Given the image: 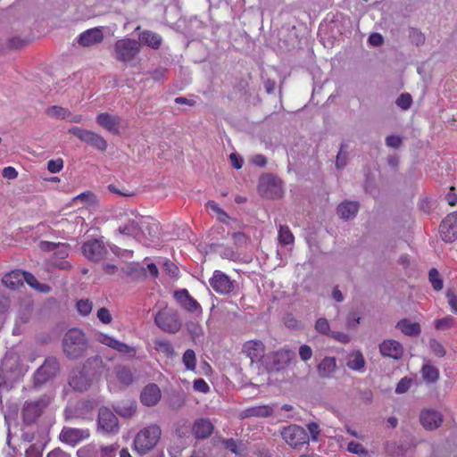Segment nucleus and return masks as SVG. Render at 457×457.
<instances>
[{"instance_id": "nucleus-11", "label": "nucleus", "mask_w": 457, "mask_h": 457, "mask_svg": "<svg viewBox=\"0 0 457 457\" xmlns=\"http://www.w3.org/2000/svg\"><path fill=\"white\" fill-rule=\"evenodd\" d=\"M99 362H101V360L98 358L88 360L81 370L73 371L70 378V386L78 391L87 390L92 382V378L87 370V366L91 364H98Z\"/></svg>"}, {"instance_id": "nucleus-15", "label": "nucleus", "mask_w": 457, "mask_h": 457, "mask_svg": "<svg viewBox=\"0 0 457 457\" xmlns=\"http://www.w3.org/2000/svg\"><path fill=\"white\" fill-rule=\"evenodd\" d=\"M83 254L91 262H100L107 253L104 243L98 239L88 240L82 245Z\"/></svg>"}, {"instance_id": "nucleus-33", "label": "nucleus", "mask_w": 457, "mask_h": 457, "mask_svg": "<svg viewBox=\"0 0 457 457\" xmlns=\"http://www.w3.org/2000/svg\"><path fill=\"white\" fill-rule=\"evenodd\" d=\"M337 369V361L334 357L324 358L318 365L320 376L324 378L330 377Z\"/></svg>"}, {"instance_id": "nucleus-23", "label": "nucleus", "mask_w": 457, "mask_h": 457, "mask_svg": "<svg viewBox=\"0 0 457 457\" xmlns=\"http://www.w3.org/2000/svg\"><path fill=\"white\" fill-rule=\"evenodd\" d=\"M161 390L155 384H149L141 392V403L145 406H154L161 399Z\"/></svg>"}, {"instance_id": "nucleus-25", "label": "nucleus", "mask_w": 457, "mask_h": 457, "mask_svg": "<svg viewBox=\"0 0 457 457\" xmlns=\"http://www.w3.org/2000/svg\"><path fill=\"white\" fill-rule=\"evenodd\" d=\"M103 39V32L99 29L95 28L81 33L79 37L78 42L80 46H90L102 42Z\"/></svg>"}, {"instance_id": "nucleus-5", "label": "nucleus", "mask_w": 457, "mask_h": 457, "mask_svg": "<svg viewBox=\"0 0 457 457\" xmlns=\"http://www.w3.org/2000/svg\"><path fill=\"white\" fill-rule=\"evenodd\" d=\"M97 430L104 435H116L120 425L116 415L107 407H102L98 411Z\"/></svg>"}, {"instance_id": "nucleus-51", "label": "nucleus", "mask_w": 457, "mask_h": 457, "mask_svg": "<svg viewBox=\"0 0 457 457\" xmlns=\"http://www.w3.org/2000/svg\"><path fill=\"white\" fill-rule=\"evenodd\" d=\"M347 450L350 453L359 455H365L367 453V451L364 449V447L361 444L354 441H352L348 444Z\"/></svg>"}, {"instance_id": "nucleus-43", "label": "nucleus", "mask_w": 457, "mask_h": 457, "mask_svg": "<svg viewBox=\"0 0 457 457\" xmlns=\"http://www.w3.org/2000/svg\"><path fill=\"white\" fill-rule=\"evenodd\" d=\"M429 281L436 291H440L443 288V280L440 278L439 272L436 269L429 271Z\"/></svg>"}, {"instance_id": "nucleus-32", "label": "nucleus", "mask_w": 457, "mask_h": 457, "mask_svg": "<svg viewBox=\"0 0 457 457\" xmlns=\"http://www.w3.org/2000/svg\"><path fill=\"white\" fill-rule=\"evenodd\" d=\"M359 210V204L354 201H346L342 203L337 207L338 215L345 220L353 218Z\"/></svg>"}, {"instance_id": "nucleus-13", "label": "nucleus", "mask_w": 457, "mask_h": 457, "mask_svg": "<svg viewBox=\"0 0 457 457\" xmlns=\"http://www.w3.org/2000/svg\"><path fill=\"white\" fill-rule=\"evenodd\" d=\"M48 403L49 398L46 396L36 401L26 402L22 409L24 422L30 424L36 421Z\"/></svg>"}, {"instance_id": "nucleus-31", "label": "nucleus", "mask_w": 457, "mask_h": 457, "mask_svg": "<svg viewBox=\"0 0 457 457\" xmlns=\"http://www.w3.org/2000/svg\"><path fill=\"white\" fill-rule=\"evenodd\" d=\"M396 328L405 336L416 337L421 332L420 326L418 322H411L408 319H403L396 324Z\"/></svg>"}, {"instance_id": "nucleus-46", "label": "nucleus", "mask_w": 457, "mask_h": 457, "mask_svg": "<svg viewBox=\"0 0 457 457\" xmlns=\"http://www.w3.org/2000/svg\"><path fill=\"white\" fill-rule=\"evenodd\" d=\"M429 347L433 353L437 357H444L446 353L444 345L436 339H431L429 341Z\"/></svg>"}, {"instance_id": "nucleus-35", "label": "nucleus", "mask_w": 457, "mask_h": 457, "mask_svg": "<svg viewBox=\"0 0 457 457\" xmlns=\"http://www.w3.org/2000/svg\"><path fill=\"white\" fill-rule=\"evenodd\" d=\"M115 411L121 417L129 418L136 413L137 403L135 401H125L114 406Z\"/></svg>"}, {"instance_id": "nucleus-63", "label": "nucleus", "mask_w": 457, "mask_h": 457, "mask_svg": "<svg viewBox=\"0 0 457 457\" xmlns=\"http://www.w3.org/2000/svg\"><path fill=\"white\" fill-rule=\"evenodd\" d=\"M369 42L372 46H380L383 43V37L379 33H373L369 37Z\"/></svg>"}, {"instance_id": "nucleus-12", "label": "nucleus", "mask_w": 457, "mask_h": 457, "mask_svg": "<svg viewBox=\"0 0 457 457\" xmlns=\"http://www.w3.org/2000/svg\"><path fill=\"white\" fill-rule=\"evenodd\" d=\"M59 370V363L56 358L48 357L45 362L37 370L34 375L36 386H40L54 378Z\"/></svg>"}, {"instance_id": "nucleus-38", "label": "nucleus", "mask_w": 457, "mask_h": 457, "mask_svg": "<svg viewBox=\"0 0 457 457\" xmlns=\"http://www.w3.org/2000/svg\"><path fill=\"white\" fill-rule=\"evenodd\" d=\"M154 349L167 357H173L175 353L172 345L169 341L163 339H157L154 341Z\"/></svg>"}, {"instance_id": "nucleus-54", "label": "nucleus", "mask_w": 457, "mask_h": 457, "mask_svg": "<svg viewBox=\"0 0 457 457\" xmlns=\"http://www.w3.org/2000/svg\"><path fill=\"white\" fill-rule=\"evenodd\" d=\"M307 428L311 434L312 441H318L320 432L319 425L315 422H310L307 425Z\"/></svg>"}, {"instance_id": "nucleus-53", "label": "nucleus", "mask_w": 457, "mask_h": 457, "mask_svg": "<svg viewBox=\"0 0 457 457\" xmlns=\"http://www.w3.org/2000/svg\"><path fill=\"white\" fill-rule=\"evenodd\" d=\"M299 356L304 361H309L312 356V348L307 345H301L299 348Z\"/></svg>"}, {"instance_id": "nucleus-40", "label": "nucleus", "mask_w": 457, "mask_h": 457, "mask_svg": "<svg viewBox=\"0 0 457 457\" xmlns=\"http://www.w3.org/2000/svg\"><path fill=\"white\" fill-rule=\"evenodd\" d=\"M294 236L287 226L280 225L278 228V241L281 245H287L294 243Z\"/></svg>"}, {"instance_id": "nucleus-26", "label": "nucleus", "mask_w": 457, "mask_h": 457, "mask_svg": "<svg viewBox=\"0 0 457 457\" xmlns=\"http://www.w3.org/2000/svg\"><path fill=\"white\" fill-rule=\"evenodd\" d=\"M24 282V272L16 270L6 273L3 278L2 283L9 289L15 290L21 287Z\"/></svg>"}, {"instance_id": "nucleus-50", "label": "nucleus", "mask_w": 457, "mask_h": 457, "mask_svg": "<svg viewBox=\"0 0 457 457\" xmlns=\"http://www.w3.org/2000/svg\"><path fill=\"white\" fill-rule=\"evenodd\" d=\"M411 385V379L404 377L396 385L395 392L397 394H403L409 390Z\"/></svg>"}, {"instance_id": "nucleus-59", "label": "nucleus", "mask_w": 457, "mask_h": 457, "mask_svg": "<svg viewBox=\"0 0 457 457\" xmlns=\"http://www.w3.org/2000/svg\"><path fill=\"white\" fill-rule=\"evenodd\" d=\"M2 175L5 179H14L17 178L18 172L13 167L8 166V167L4 168V170L2 171Z\"/></svg>"}, {"instance_id": "nucleus-19", "label": "nucleus", "mask_w": 457, "mask_h": 457, "mask_svg": "<svg viewBox=\"0 0 457 457\" xmlns=\"http://www.w3.org/2000/svg\"><path fill=\"white\" fill-rule=\"evenodd\" d=\"M379 351L383 356L390 357L395 360L400 359L403 354V345L396 340H384L379 345Z\"/></svg>"}, {"instance_id": "nucleus-29", "label": "nucleus", "mask_w": 457, "mask_h": 457, "mask_svg": "<svg viewBox=\"0 0 457 457\" xmlns=\"http://www.w3.org/2000/svg\"><path fill=\"white\" fill-rule=\"evenodd\" d=\"M213 426L209 420L200 419L193 426V434L196 438H206L211 436Z\"/></svg>"}, {"instance_id": "nucleus-39", "label": "nucleus", "mask_w": 457, "mask_h": 457, "mask_svg": "<svg viewBox=\"0 0 457 457\" xmlns=\"http://www.w3.org/2000/svg\"><path fill=\"white\" fill-rule=\"evenodd\" d=\"M456 325L455 319L451 315H446L441 319L434 321V326L436 330L444 331L453 328Z\"/></svg>"}, {"instance_id": "nucleus-24", "label": "nucleus", "mask_w": 457, "mask_h": 457, "mask_svg": "<svg viewBox=\"0 0 457 457\" xmlns=\"http://www.w3.org/2000/svg\"><path fill=\"white\" fill-rule=\"evenodd\" d=\"M174 296L177 302L187 311L190 312L201 311L200 304L189 295L187 289L175 291Z\"/></svg>"}, {"instance_id": "nucleus-60", "label": "nucleus", "mask_w": 457, "mask_h": 457, "mask_svg": "<svg viewBox=\"0 0 457 457\" xmlns=\"http://www.w3.org/2000/svg\"><path fill=\"white\" fill-rule=\"evenodd\" d=\"M446 297L452 312L457 313V295L451 292H447Z\"/></svg>"}, {"instance_id": "nucleus-3", "label": "nucleus", "mask_w": 457, "mask_h": 457, "mask_svg": "<svg viewBox=\"0 0 457 457\" xmlns=\"http://www.w3.org/2000/svg\"><path fill=\"white\" fill-rule=\"evenodd\" d=\"M140 53V43L136 39L124 37L115 42L113 47L114 58L121 62L133 61Z\"/></svg>"}, {"instance_id": "nucleus-42", "label": "nucleus", "mask_w": 457, "mask_h": 457, "mask_svg": "<svg viewBox=\"0 0 457 457\" xmlns=\"http://www.w3.org/2000/svg\"><path fill=\"white\" fill-rule=\"evenodd\" d=\"M182 361L187 370H195L196 358H195V353L193 350H191V349L187 350L183 354Z\"/></svg>"}, {"instance_id": "nucleus-30", "label": "nucleus", "mask_w": 457, "mask_h": 457, "mask_svg": "<svg viewBox=\"0 0 457 457\" xmlns=\"http://www.w3.org/2000/svg\"><path fill=\"white\" fill-rule=\"evenodd\" d=\"M346 365L350 370L362 372L365 367V359L360 351H353L346 357Z\"/></svg>"}, {"instance_id": "nucleus-6", "label": "nucleus", "mask_w": 457, "mask_h": 457, "mask_svg": "<svg viewBox=\"0 0 457 457\" xmlns=\"http://www.w3.org/2000/svg\"><path fill=\"white\" fill-rule=\"evenodd\" d=\"M95 339L96 342L112 348L129 359L134 358L137 354V349L134 346L123 343L107 334L97 332L95 335Z\"/></svg>"}, {"instance_id": "nucleus-56", "label": "nucleus", "mask_w": 457, "mask_h": 457, "mask_svg": "<svg viewBox=\"0 0 457 457\" xmlns=\"http://www.w3.org/2000/svg\"><path fill=\"white\" fill-rule=\"evenodd\" d=\"M229 159H230V162H231V165L237 169V170H239L242 168L243 164H244V160L241 156H239L236 153H232L230 154L229 155Z\"/></svg>"}, {"instance_id": "nucleus-36", "label": "nucleus", "mask_w": 457, "mask_h": 457, "mask_svg": "<svg viewBox=\"0 0 457 457\" xmlns=\"http://www.w3.org/2000/svg\"><path fill=\"white\" fill-rule=\"evenodd\" d=\"M273 410L270 406L268 405H262V406H255L251 407L243 411V417L244 418H249V417H269L272 414Z\"/></svg>"}, {"instance_id": "nucleus-61", "label": "nucleus", "mask_w": 457, "mask_h": 457, "mask_svg": "<svg viewBox=\"0 0 457 457\" xmlns=\"http://www.w3.org/2000/svg\"><path fill=\"white\" fill-rule=\"evenodd\" d=\"M251 162L258 167H264L267 164V159L263 154H255L252 157Z\"/></svg>"}, {"instance_id": "nucleus-2", "label": "nucleus", "mask_w": 457, "mask_h": 457, "mask_svg": "<svg viewBox=\"0 0 457 457\" xmlns=\"http://www.w3.org/2000/svg\"><path fill=\"white\" fill-rule=\"evenodd\" d=\"M62 347L65 354L70 358L81 357L87 348L85 334L78 328L70 329L64 335Z\"/></svg>"}, {"instance_id": "nucleus-1", "label": "nucleus", "mask_w": 457, "mask_h": 457, "mask_svg": "<svg viewBox=\"0 0 457 457\" xmlns=\"http://www.w3.org/2000/svg\"><path fill=\"white\" fill-rule=\"evenodd\" d=\"M162 435L161 428L151 424L140 429L134 438V450L144 455L152 451L158 444Z\"/></svg>"}, {"instance_id": "nucleus-18", "label": "nucleus", "mask_w": 457, "mask_h": 457, "mask_svg": "<svg viewBox=\"0 0 457 457\" xmlns=\"http://www.w3.org/2000/svg\"><path fill=\"white\" fill-rule=\"evenodd\" d=\"M89 435L88 429L63 428L60 434V439L65 444L75 446L82 440L89 437Z\"/></svg>"}, {"instance_id": "nucleus-27", "label": "nucleus", "mask_w": 457, "mask_h": 457, "mask_svg": "<svg viewBox=\"0 0 457 457\" xmlns=\"http://www.w3.org/2000/svg\"><path fill=\"white\" fill-rule=\"evenodd\" d=\"M140 43L148 47L157 50L161 47L162 43V37L156 32L152 30H144L138 36Z\"/></svg>"}, {"instance_id": "nucleus-44", "label": "nucleus", "mask_w": 457, "mask_h": 457, "mask_svg": "<svg viewBox=\"0 0 457 457\" xmlns=\"http://www.w3.org/2000/svg\"><path fill=\"white\" fill-rule=\"evenodd\" d=\"M77 310L78 312L83 315L87 316L92 311V302H90L88 299H81L77 302Z\"/></svg>"}, {"instance_id": "nucleus-4", "label": "nucleus", "mask_w": 457, "mask_h": 457, "mask_svg": "<svg viewBox=\"0 0 457 457\" xmlns=\"http://www.w3.org/2000/svg\"><path fill=\"white\" fill-rule=\"evenodd\" d=\"M151 228V224L147 219L136 216L135 219L129 220L128 223L120 226L118 230L122 235L140 239L146 235V230L148 235L152 236Z\"/></svg>"}, {"instance_id": "nucleus-48", "label": "nucleus", "mask_w": 457, "mask_h": 457, "mask_svg": "<svg viewBox=\"0 0 457 457\" xmlns=\"http://www.w3.org/2000/svg\"><path fill=\"white\" fill-rule=\"evenodd\" d=\"M315 329L323 335H328L330 333V326L328 321L325 318H320L315 323Z\"/></svg>"}, {"instance_id": "nucleus-55", "label": "nucleus", "mask_w": 457, "mask_h": 457, "mask_svg": "<svg viewBox=\"0 0 457 457\" xmlns=\"http://www.w3.org/2000/svg\"><path fill=\"white\" fill-rule=\"evenodd\" d=\"M163 268L165 270V271L170 275V276H172V277H176L178 276L179 274V268L171 262L170 261H166L164 263H163Z\"/></svg>"}, {"instance_id": "nucleus-8", "label": "nucleus", "mask_w": 457, "mask_h": 457, "mask_svg": "<svg viewBox=\"0 0 457 457\" xmlns=\"http://www.w3.org/2000/svg\"><path fill=\"white\" fill-rule=\"evenodd\" d=\"M282 438L293 448H299L309 442L305 429L297 425H290L281 431Z\"/></svg>"}, {"instance_id": "nucleus-64", "label": "nucleus", "mask_w": 457, "mask_h": 457, "mask_svg": "<svg viewBox=\"0 0 457 457\" xmlns=\"http://www.w3.org/2000/svg\"><path fill=\"white\" fill-rule=\"evenodd\" d=\"M46 457H70V455L60 448H55L49 452Z\"/></svg>"}, {"instance_id": "nucleus-62", "label": "nucleus", "mask_w": 457, "mask_h": 457, "mask_svg": "<svg viewBox=\"0 0 457 457\" xmlns=\"http://www.w3.org/2000/svg\"><path fill=\"white\" fill-rule=\"evenodd\" d=\"M225 447L233 453L238 454V445L236 440L230 438L224 441Z\"/></svg>"}, {"instance_id": "nucleus-20", "label": "nucleus", "mask_w": 457, "mask_h": 457, "mask_svg": "<svg viewBox=\"0 0 457 457\" xmlns=\"http://www.w3.org/2000/svg\"><path fill=\"white\" fill-rule=\"evenodd\" d=\"M264 345L260 340H250L243 345V353L251 359L252 362L261 361L264 356Z\"/></svg>"}, {"instance_id": "nucleus-58", "label": "nucleus", "mask_w": 457, "mask_h": 457, "mask_svg": "<svg viewBox=\"0 0 457 457\" xmlns=\"http://www.w3.org/2000/svg\"><path fill=\"white\" fill-rule=\"evenodd\" d=\"M194 388L196 391H199L202 393H207L209 391V386L203 378L195 380Z\"/></svg>"}, {"instance_id": "nucleus-47", "label": "nucleus", "mask_w": 457, "mask_h": 457, "mask_svg": "<svg viewBox=\"0 0 457 457\" xmlns=\"http://www.w3.org/2000/svg\"><path fill=\"white\" fill-rule=\"evenodd\" d=\"M63 169V160L62 158L52 159L47 162V170L51 173L60 172Z\"/></svg>"}, {"instance_id": "nucleus-34", "label": "nucleus", "mask_w": 457, "mask_h": 457, "mask_svg": "<svg viewBox=\"0 0 457 457\" xmlns=\"http://www.w3.org/2000/svg\"><path fill=\"white\" fill-rule=\"evenodd\" d=\"M115 377L120 384V387H126L129 386L133 381V375L131 370L125 366H116L115 370Z\"/></svg>"}, {"instance_id": "nucleus-49", "label": "nucleus", "mask_w": 457, "mask_h": 457, "mask_svg": "<svg viewBox=\"0 0 457 457\" xmlns=\"http://www.w3.org/2000/svg\"><path fill=\"white\" fill-rule=\"evenodd\" d=\"M96 316L98 320L104 324H109L112 320V317L109 310L105 307H102L97 311Z\"/></svg>"}, {"instance_id": "nucleus-17", "label": "nucleus", "mask_w": 457, "mask_h": 457, "mask_svg": "<svg viewBox=\"0 0 457 457\" xmlns=\"http://www.w3.org/2000/svg\"><path fill=\"white\" fill-rule=\"evenodd\" d=\"M97 123L112 134L120 135L128 127L120 116H97Z\"/></svg>"}, {"instance_id": "nucleus-16", "label": "nucleus", "mask_w": 457, "mask_h": 457, "mask_svg": "<svg viewBox=\"0 0 457 457\" xmlns=\"http://www.w3.org/2000/svg\"><path fill=\"white\" fill-rule=\"evenodd\" d=\"M439 229L444 241L453 242L457 238V212L448 214L443 220Z\"/></svg>"}, {"instance_id": "nucleus-52", "label": "nucleus", "mask_w": 457, "mask_h": 457, "mask_svg": "<svg viewBox=\"0 0 457 457\" xmlns=\"http://www.w3.org/2000/svg\"><path fill=\"white\" fill-rule=\"evenodd\" d=\"M347 154L345 151V145H342L337 156L336 165L337 168H343L346 164Z\"/></svg>"}, {"instance_id": "nucleus-22", "label": "nucleus", "mask_w": 457, "mask_h": 457, "mask_svg": "<svg viewBox=\"0 0 457 457\" xmlns=\"http://www.w3.org/2000/svg\"><path fill=\"white\" fill-rule=\"evenodd\" d=\"M259 190L267 197L274 198L281 195V188L278 181L270 176L262 178L259 186Z\"/></svg>"}, {"instance_id": "nucleus-41", "label": "nucleus", "mask_w": 457, "mask_h": 457, "mask_svg": "<svg viewBox=\"0 0 457 457\" xmlns=\"http://www.w3.org/2000/svg\"><path fill=\"white\" fill-rule=\"evenodd\" d=\"M422 377L426 381L434 383L439 378V371L431 365H425L422 368Z\"/></svg>"}, {"instance_id": "nucleus-10", "label": "nucleus", "mask_w": 457, "mask_h": 457, "mask_svg": "<svg viewBox=\"0 0 457 457\" xmlns=\"http://www.w3.org/2000/svg\"><path fill=\"white\" fill-rule=\"evenodd\" d=\"M69 133L76 136L81 141L90 145L99 151L104 152L107 148L106 140L93 131L79 127H72L69 129Z\"/></svg>"}, {"instance_id": "nucleus-9", "label": "nucleus", "mask_w": 457, "mask_h": 457, "mask_svg": "<svg viewBox=\"0 0 457 457\" xmlns=\"http://www.w3.org/2000/svg\"><path fill=\"white\" fill-rule=\"evenodd\" d=\"M119 449L117 444L110 445H96L88 444L77 451L78 457H115Z\"/></svg>"}, {"instance_id": "nucleus-7", "label": "nucleus", "mask_w": 457, "mask_h": 457, "mask_svg": "<svg viewBox=\"0 0 457 457\" xmlns=\"http://www.w3.org/2000/svg\"><path fill=\"white\" fill-rule=\"evenodd\" d=\"M154 321L158 328L168 333H177L181 328V322L177 312L170 310L158 312Z\"/></svg>"}, {"instance_id": "nucleus-14", "label": "nucleus", "mask_w": 457, "mask_h": 457, "mask_svg": "<svg viewBox=\"0 0 457 457\" xmlns=\"http://www.w3.org/2000/svg\"><path fill=\"white\" fill-rule=\"evenodd\" d=\"M212 288L218 294L226 295L230 293L234 287V281L228 275L220 270H215L209 280Z\"/></svg>"}, {"instance_id": "nucleus-45", "label": "nucleus", "mask_w": 457, "mask_h": 457, "mask_svg": "<svg viewBox=\"0 0 457 457\" xmlns=\"http://www.w3.org/2000/svg\"><path fill=\"white\" fill-rule=\"evenodd\" d=\"M412 103V97L409 93L401 94L396 99V104L403 110H407L410 108Z\"/></svg>"}, {"instance_id": "nucleus-57", "label": "nucleus", "mask_w": 457, "mask_h": 457, "mask_svg": "<svg viewBox=\"0 0 457 457\" xmlns=\"http://www.w3.org/2000/svg\"><path fill=\"white\" fill-rule=\"evenodd\" d=\"M386 145L389 147L397 148L402 144V138L400 137L395 136V135L388 136L386 138Z\"/></svg>"}, {"instance_id": "nucleus-37", "label": "nucleus", "mask_w": 457, "mask_h": 457, "mask_svg": "<svg viewBox=\"0 0 457 457\" xmlns=\"http://www.w3.org/2000/svg\"><path fill=\"white\" fill-rule=\"evenodd\" d=\"M24 281L38 292L48 293L50 291V287L48 285L39 283L36 277L29 272H24Z\"/></svg>"}, {"instance_id": "nucleus-21", "label": "nucleus", "mask_w": 457, "mask_h": 457, "mask_svg": "<svg viewBox=\"0 0 457 457\" xmlns=\"http://www.w3.org/2000/svg\"><path fill=\"white\" fill-rule=\"evenodd\" d=\"M420 422L427 430H434L440 427L443 422L442 414L435 410H424L421 411Z\"/></svg>"}, {"instance_id": "nucleus-28", "label": "nucleus", "mask_w": 457, "mask_h": 457, "mask_svg": "<svg viewBox=\"0 0 457 457\" xmlns=\"http://www.w3.org/2000/svg\"><path fill=\"white\" fill-rule=\"evenodd\" d=\"M295 357V353L290 349H280L273 353V368L281 370L286 367Z\"/></svg>"}]
</instances>
